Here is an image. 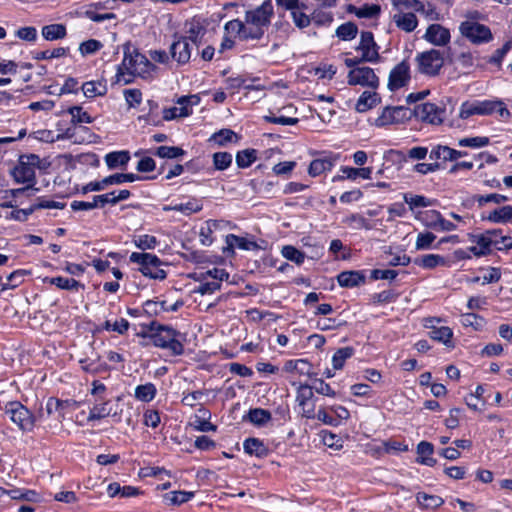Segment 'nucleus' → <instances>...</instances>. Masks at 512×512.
<instances>
[{
	"mask_svg": "<svg viewBox=\"0 0 512 512\" xmlns=\"http://www.w3.org/2000/svg\"><path fill=\"white\" fill-rule=\"evenodd\" d=\"M40 164L38 155L29 154L23 155L19 159V163L12 171V176L17 183H27L28 185L35 184V169Z\"/></svg>",
	"mask_w": 512,
	"mask_h": 512,
	"instance_id": "nucleus-7",
	"label": "nucleus"
},
{
	"mask_svg": "<svg viewBox=\"0 0 512 512\" xmlns=\"http://www.w3.org/2000/svg\"><path fill=\"white\" fill-rule=\"evenodd\" d=\"M207 226L202 227L199 233L200 242L203 245H210L213 242V239L211 238V234L214 229L218 227V223L215 220H209L207 221Z\"/></svg>",
	"mask_w": 512,
	"mask_h": 512,
	"instance_id": "nucleus-62",
	"label": "nucleus"
},
{
	"mask_svg": "<svg viewBox=\"0 0 512 512\" xmlns=\"http://www.w3.org/2000/svg\"><path fill=\"white\" fill-rule=\"evenodd\" d=\"M192 45L187 37H179L170 46V55L179 65L187 64L191 58Z\"/></svg>",
	"mask_w": 512,
	"mask_h": 512,
	"instance_id": "nucleus-15",
	"label": "nucleus"
},
{
	"mask_svg": "<svg viewBox=\"0 0 512 512\" xmlns=\"http://www.w3.org/2000/svg\"><path fill=\"white\" fill-rule=\"evenodd\" d=\"M353 347H342L339 348L332 357V365L336 370H340L343 368L347 359L351 358L354 355Z\"/></svg>",
	"mask_w": 512,
	"mask_h": 512,
	"instance_id": "nucleus-44",
	"label": "nucleus"
},
{
	"mask_svg": "<svg viewBox=\"0 0 512 512\" xmlns=\"http://www.w3.org/2000/svg\"><path fill=\"white\" fill-rule=\"evenodd\" d=\"M467 155L466 151L456 150L445 145H436L430 151L429 157L435 160L456 161Z\"/></svg>",
	"mask_w": 512,
	"mask_h": 512,
	"instance_id": "nucleus-17",
	"label": "nucleus"
},
{
	"mask_svg": "<svg viewBox=\"0 0 512 512\" xmlns=\"http://www.w3.org/2000/svg\"><path fill=\"white\" fill-rule=\"evenodd\" d=\"M425 38L434 45L443 46L450 41V32L439 24H432L427 28Z\"/></svg>",
	"mask_w": 512,
	"mask_h": 512,
	"instance_id": "nucleus-18",
	"label": "nucleus"
},
{
	"mask_svg": "<svg viewBox=\"0 0 512 512\" xmlns=\"http://www.w3.org/2000/svg\"><path fill=\"white\" fill-rule=\"evenodd\" d=\"M415 61L419 73L427 76H436L444 65V53L437 49H430L418 53Z\"/></svg>",
	"mask_w": 512,
	"mask_h": 512,
	"instance_id": "nucleus-6",
	"label": "nucleus"
},
{
	"mask_svg": "<svg viewBox=\"0 0 512 512\" xmlns=\"http://www.w3.org/2000/svg\"><path fill=\"white\" fill-rule=\"evenodd\" d=\"M194 494L191 491H171L166 493L163 498L168 505H181L191 500Z\"/></svg>",
	"mask_w": 512,
	"mask_h": 512,
	"instance_id": "nucleus-40",
	"label": "nucleus"
},
{
	"mask_svg": "<svg viewBox=\"0 0 512 512\" xmlns=\"http://www.w3.org/2000/svg\"><path fill=\"white\" fill-rule=\"evenodd\" d=\"M110 415H116V412L112 413V407L110 401H105L104 398L96 399L95 404L90 409L87 420L94 421L108 417Z\"/></svg>",
	"mask_w": 512,
	"mask_h": 512,
	"instance_id": "nucleus-21",
	"label": "nucleus"
},
{
	"mask_svg": "<svg viewBox=\"0 0 512 512\" xmlns=\"http://www.w3.org/2000/svg\"><path fill=\"white\" fill-rule=\"evenodd\" d=\"M4 413L23 432L31 431L33 429L35 419L32 413L20 402L13 401L7 403Z\"/></svg>",
	"mask_w": 512,
	"mask_h": 512,
	"instance_id": "nucleus-8",
	"label": "nucleus"
},
{
	"mask_svg": "<svg viewBox=\"0 0 512 512\" xmlns=\"http://www.w3.org/2000/svg\"><path fill=\"white\" fill-rule=\"evenodd\" d=\"M65 405V402L56 399V398H49L46 402L45 411L47 413V416H54L55 420L57 422H62L64 419L63 414V407Z\"/></svg>",
	"mask_w": 512,
	"mask_h": 512,
	"instance_id": "nucleus-39",
	"label": "nucleus"
},
{
	"mask_svg": "<svg viewBox=\"0 0 512 512\" xmlns=\"http://www.w3.org/2000/svg\"><path fill=\"white\" fill-rule=\"evenodd\" d=\"M224 30L227 34L238 36L241 40H251V36L248 35V28L245 20H230L225 24Z\"/></svg>",
	"mask_w": 512,
	"mask_h": 512,
	"instance_id": "nucleus-28",
	"label": "nucleus"
},
{
	"mask_svg": "<svg viewBox=\"0 0 512 512\" xmlns=\"http://www.w3.org/2000/svg\"><path fill=\"white\" fill-rule=\"evenodd\" d=\"M251 423L262 426L271 420V413L268 410L262 408L250 409L248 415L243 418Z\"/></svg>",
	"mask_w": 512,
	"mask_h": 512,
	"instance_id": "nucleus-41",
	"label": "nucleus"
},
{
	"mask_svg": "<svg viewBox=\"0 0 512 512\" xmlns=\"http://www.w3.org/2000/svg\"><path fill=\"white\" fill-rule=\"evenodd\" d=\"M344 223L356 229H371L369 221L360 214H351L344 219Z\"/></svg>",
	"mask_w": 512,
	"mask_h": 512,
	"instance_id": "nucleus-63",
	"label": "nucleus"
},
{
	"mask_svg": "<svg viewBox=\"0 0 512 512\" xmlns=\"http://www.w3.org/2000/svg\"><path fill=\"white\" fill-rule=\"evenodd\" d=\"M232 163V155L228 152H216L213 154V165L216 170L223 171Z\"/></svg>",
	"mask_w": 512,
	"mask_h": 512,
	"instance_id": "nucleus-56",
	"label": "nucleus"
},
{
	"mask_svg": "<svg viewBox=\"0 0 512 512\" xmlns=\"http://www.w3.org/2000/svg\"><path fill=\"white\" fill-rule=\"evenodd\" d=\"M257 159V151L255 149H245L236 154V164L239 168H247Z\"/></svg>",
	"mask_w": 512,
	"mask_h": 512,
	"instance_id": "nucleus-46",
	"label": "nucleus"
},
{
	"mask_svg": "<svg viewBox=\"0 0 512 512\" xmlns=\"http://www.w3.org/2000/svg\"><path fill=\"white\" fill-rule=\"evenodd\" d=\"M436 236L431 232H423L417 235L415 248L417 250H426L431 248Z\"/></svg>",
	"mask_w": 512,
	"mask_h": 512,
	"instance_id": "nucleus-64",
	"label": "nucleus"
},
{
	"mask_svg": "<svg viewBox=\"0 0 512 512\" xmlns=\"http://www.w3.org/2000/svg\"><path fill=\"white\" fill-rule=\"evenodd\" d=\"M347 82L351 86L360 85L377 89L379 86V78L374 70L367 66H361L351 69L347 75Z\"/></svg>",
	"mask_w": 512,
	"mask_h": 512,
	"instance_id": "nucleus-10",
	"label": "nucleus"
},
{
	"mask_svg": "<svg viewBox=\"0 0 512 512\" xmlns=\"http://www.w3.org/2000/svg\"><path fill=\"white\" fill-rule=\"evenodd\" d=\"M130 160L128 151H115L108 153L105 156V162L109 169H115L117 167H124Z\"/></svg>",
	"mask_w": 512,
	"mask_h": 512,
	"instance_id": "nucleus-34",
	"label": "nucleus"
},
{
	"mask_svg": "<svg viewBox=\"0 0 512 512\" xmlns=\"http://www.w3.org/2000/svg\"><path fill=\"white\" fill-rule=\"evenodd\" d=\"M348 11L354 13L358 18H374L380 14L381 7L378 4H365L362 7L349 5Z\"/></svg>",
	"mask_w": 512,
	"mask_h": 512,
	"instance_id": "nucleus-33",
	"label": "nucleus"
},
{
	"mask_svg": "<svg viewBox=\"0 0 512 512\" xmlns=\"http://www.w3.org/2000/svg\"><path fill=\"white\" fill-rule=\"evenodd\" d=\"M240 137L231 129H221L215 132L210 140L219 146H226L228 143H237Z\"/></svg>",
	"mask_w": 512,
	"mask_h": 512,
	"instance_id": "nucleus-38",
	"label": "nucleus"
},
{
	"mask_svg": "<svg viewBox=\"0 0 512 512\" xmlns=\"http://www.w3.org/2000/svg\"><path fill=\"white\" fill-rule=\"evenodd\" d=\"M282 255L287 260L295 262L298 265L302 264L305 259V254L291 245H286L282 248Z\"/></svg>",
	"mask_w": 512,
	"mask_h": 512,
	"instance_id": "nucleus-57",
	"label": "nucleus"
},
{
	"mask_svg": "<svg viewBox=\"0 0 512 512\" xmlns=\"http://www.w3.org/2000/svg\"><path fill=\"white\" fill-rule=\"evenodd\" d=\"M73 123H91L92 117L80 106L70 107L68 110Z\"/></svg>",
	"mask_w": 512,
	"mask_h": 512,
	"instance_id": "nucleus-61",
	"label": "nucleus"
},
{
	"mask_svg": "<svg viewBox=\"0 0 512 512\" xmlns=\"http://www.w3.org/2000/svg\"><path fill=\"white\" fill-rule=\"evenodd\" d=\"M434 214H441L437 210H428L419 213L416 218L420 220L426 227L436 230L438 226V219Z\"/></svg>",
	"mask_w": 512,
	"mask_h": 512,
	"instance_id": "nucleus-60",
	"label": "nucleus"
},
{
	"mask_svg": "<svg viewBox=\"0 0 512 512\" xmlns=\"http://www.w3.org/2000/svg\"><path fill=\"white\" fill-rule=\"evenodd\" d=\"M82 91L88 98L103 96L107 92V87L102 82L88 81L82 85Z\"/></svg>",
	"mask_w": 512,
	"mask_h": 512,
	"instance_id": "nucleus-45",
	"label": "nucleus"
},
{
	"mask_svg": "<svg viewBox=\"0 0 512 512\" xmlns=\"http://www.w3.org/2000/svg\"><path fill=\"white\" fill-rule=\"evenodd\" d=\"M461 34L474 44L487 43L492 40L489 27L473 20H466L460 24Z\"/></svg>",
	"mask_w": 512,
	"mask_h": 512,
	"instance_id": "nucleus-9",
	"label": "nucleus"
},
{
	"mask_svg": "<svg viewBox=\"0 0 512 512\" xmlns=\"http://www.w3.org/2000/svg\"><path fill=\"white\" fill-rule=\"evenodd\" d=\"M44 282L55 285L56 287L63 290H75L84 289V285L73 278H65L62 276L45 278Z\"/></svg>",
	"mask_w": 512,
	"mask_h": 512,
	"instance_id": "nucleus-30",
	"label": "nucleus"
},
{
	"mask_svg": "<svg viewBox=\"0 0 512 512\" xmlns=\"http://www.w3.org/2000/svg\"><path fill=\"white\" fill-rule=\"evenodd\" d=\"M226 244L227 247L225 251L231 252H233L235 247L241 250H257L259 248L256 242L250 241L244 237H240L234 234H229L226 236Z\"/></svg>",
	"mask_w": 512,
	"mask_h": 512,
	"instance_id": "nucleus-24",
	"label": "nucleus"
},
{
	"mask_svg": "<svg viewBox=\"0 0 512 512\" xmlns=\"http://www.w3.org/2000/svg\"><path fill=\"white\" fill-rule=\"evenodd\" d=\"M493 112H498L501 118H507L509 111L501 101H466L460 107L459 116L462 119H467L472 115H490Z\"/></svg>",
	"mask_w": 512,
	"mask_h": 512,
	"instance_id": "nucleus-4",
	"label": "nucleus"
},
{
	"mask_svg": "<svg viewBox=\"0 0 512 512\" xmlns=\"http://www.w3.org/2000/svg\"><path fill=\"white\" fill-rule=\"evenodd\" d=\"M83 371L96 374L106 368L105 364L101 362L100 356L86 357L79 360Z\"/></svg>",
	"mask_w": 512,
	"mask_h": 512,
	"instance_id": "nucleus-42",
	"label": "nucleus"
},
{
	"mask_svg": "<svg viewBox=\"0 0 512 512\" xmlns=\"http://www.w3.org/2000/svg\"><path fill=\"white\" fill-rule=\"evenodd\" d=\"M474 201L482 207L487 203L501 204L508 201V197L502 194L492 193L487 195H475Z\"/></svg>",
	"mask_w": 512,
	"mask_h": 512,
	"instance_id": "nucleus-54",
	"label": "nucleus"
},
{
	"mask_svg": "<svg viewBox=\"0 0 512 512\" xmlns=\"http://www.w3.org/2000/svg\"><path fill=\"white\" fill-rule=\"evenodd\" d=\"M25 270H16L7 277L6 283H1V290L14 289L18 287L23 280V276L26 275Z\"/></svg>",
	"mask_w": 512,
	"mask_h": 512,
	"instance_id": "nucleus-58",
	"label": "nucleus"
},
{
	"mask_svg": "<svg viewBox=\"0 0 512 512\" xmlns=\"http://www.w3.org/2000/svg\"><path fill=\"white\" fill-rule=\"evenodd\" d=\"M491 231H495L497 236H495L496 243H493V247L499 251L510 250L512 249V237L508 235H503L501 229H491Z\"/></svg>",
	"mask_w": 512,
	"mask_h": 512,
	"instance_id": "nucleus-55",
	"label": "nucleus"
},
{
	"mask_svg": "<svg viewBox=\"0 0 512 512\" xmlns=\"http://www.w3.org/2000/svg\"><path fill=\"white\" fill-rule=\"evenodd\" d=\"M414 115L417 119L430 124H440L443 121L444 109L433 103H422L414 108Z\"/></svg>",
	"mask_w": 512,
	"mask_h": 512,
	"instance_id": "nucleus-14",
	"label": "nucleus"
},
{
	"mask_svg": "<svg viewBox=\"0 0 512 512\" xmlns=\"http://www.w3.org/2000/svg\"><path fill=\"white\" fill-rule=\"evenodd\" d=\"M149 331L152 332L151 338L156 347L167 349L172 355H182L184 345L179 339L181 334L170 326L151 322Z\"/></svg>",
	"mask_w": 512,
	"mask_h": 512,
	"instance_id": "nucleus-3",
	"label": "nucleus"
},
{
	"mask_svg": "<svg viewBox=\"0 0 512 512\" xmlns=\"http://www.w3.org/2000/svg\"><path fill=\"white\" fill-rule=\"evenodd\" d=\"M358 33L357 26L352 22H347L340 25L336 30V35L344 41L352 40Z\"/></svg>",
	"mask_w": 512,
	"mask_h": 512,
	"instance_id": "nucleus-51",
	"label": "nucleus"
},
{
	"mask_svg": "<svg viewBox=\"0 0 512 512\" xmlns=\"http://www.w3.org/2000/svg\"><path fill=\"white\" fill-rule=\"evenodd\" d=\"M487 220L493 223H512V206H502L494 209L487 216Z\"/></svg>",
	"mask_w": 512,
	"mask_h": 512,
	"instance_id": "nucleus-36",
	"label": "nucleus"
},
{
	"mask_svg": "<svg viewBox=\"0 0 512 512\" xmlns=\"http://www.w3.org/2000/svg\"><path fill=\"white\" fill-rule=\"evenodd\" d=\"M156 393L155 385L153 383H146L135 388L134 396L139 401L150 402L155 398Z\"/></svg>",
	"mask_w": 512,
	"mask_h": 512,
	"instance_id": "nucleus-43",
	"label": "nucleus"
},
{
	"mask_svg": "<svg viewBox=\"0 0 512 512\" xmlns=\"http://www.w3.org/2000/svg\"><path fill=\"white\" fill-rule=\"evenodd\" d=\"M133 242L136 247L143 251L154 249L159 243L155 236L148 234L135 236Z\"/></svg>",
	"mask_w": 512,
	"mask_h": 512,
	"instance_id": "nucleus-50",
	"label": "nucleus"
},
{
	"mask_svg": "<svg viewBox=\"0 0 512 512\" xmlns=\"http://www.w3.org/2000/svg\"><path fill=\"white\" fill-rule=\"evenodd\" d=\"M379 45L375 42L374 36L369 31H363L360 35V42L356 50L361 52V60L369 63H378L381 59Z\"/></svg>",
	"mask_w": 512,
	"mask_h": 512,
	"instance_id": "nucleus-11",
	"label": "nucleus"
},
{
	"mask_svg": "<svg viewBox=\"0 0 512 512\" xmlns=\"http://www.w3.org/2000/svg\"><path fill=\"white\" fill-rule=\"evenodd\" d=\"M129 260L140 265L139 270L146 277L163 280L167 276L166 272L160 268L161 260L154 254L133 252Z\"/></svg>",
	"mask_w": 512,
	"mask_h": 512,
	"instance_id": "nucleus-5",
	"label": "nucleus"
},
{
	"mask_svg": "<svg viewBox=\"0 0 512 512\" xmlns=\"http://www.w3.org/2000/svg\"><path fill=\"white\" fill-rule=\"evenodd\" d=\"M410 118L408 109L403 106L386 107L382 110L381 114L375 120L378 127H383L392 124L404 122Z\"/></svg>",
	"mask_w": 512,
	"mask_h": 512,
	"instance_id": "nucleus-13",
	"label": "nucleus"
},
{
	"mask_svg": "<svg viewBox=\"0 0 512 512\" xmlns=\"http://www.w3.org/2000/svg\"><path fill=\"white\" fill-rule=\"evenodd\" d=\"M124 57L117 67L116 82L130 84L135 77L152 81L158 76L159 68L150 61L149 57L133 48L130 42L123 46Z\"/></svg>",
	"mask_w": 512,
	"mask_h": 512,
	"instance_id": "nucleus-1",
	"label": "nucleus"
},
{
	"mask_svg": "<svg viewBox=\"0 0 512 512\" xmlns=\"http://www.w3.org/2000/svg\"><path fill=\"white\" fill-rule=\"evenodd\" d=\"M392 20L397 28L407 33L414 31L418 25L417 17L412 12H403L398 10L392 16Z\"/></svg>",
	"mask_w": 512,
	"mask_h": 512,
	"instance_id": "nucleus-19",
	"label": "nucleus"
},
{
	"mask_svg": "<svg viewBox=\"0 0 512 512\" xmlns=\"http://www.w3.org/2000/svg\"><path fill=\"white\" fill-rule=\"evenodd\" d=\"M203 208V204L200 200L196 198H191L186 203H179L175 205H165L163 207L164 211H178L183 213L186 216H189L193 213H197L201 211Z\"/></svg>",
	"mask_w": 512,
	"mask_h": 512,
	"instance_id": "nucleus-23",
	"label": "nucleus"
},
{
	"mask_svg": "<svg viewBox=\"0 0 512 512\" xmlns=\"http://www.w3.org/2000/svg\"><path fill=\"white\" fill-rule=\"evenodd\" d=\"M273 15L274 9L271 0H265L255 9L246 11L244 20L251 40H259L263 37Z\"/></svg>",
	"mask_w": 512,
	"mask_h": 512,
	"instance_id": "nucleus-2",
	"label": "nucleus"
},
{
	"mask_svg": "<svg viewBox=\"0 0 512 512\" xmlns=\"http://www.w3.org/2000/svg\"><path fill=\"white\" fill-rule=\"evenodd\" d=\"M403 199L405 203L409 205L410 210H414L415 208L420 207H429L433 204V202L422 195H413L410 193H405L403 195Z\"/></svg>",
	"mask_w": 512,
	"mask_h": 512,
	"instance_id": "nucleus-48",
	"label": "nucleus"
},
{
	"mask_svg": "<svg viewBox=\"0 0 512 512\" xmlns=\"http://www.w3.org/2000/svg\"><path fill=\"white\" fill-rule=\"evenodd\" d=\"M379 101L380 97L375 91H364L360 95L355 105V109L357 112L363 113L372 109Z\"/></svg>",
	"mask_w": 512,
	"mask_h": 512,
	"instance_id": "nucleus-27",
	"label": "nucleus"
},
{
	"mask_svg": "<svg viewBox=\"0 0 512 512\" xmlns=\"http://www.w3.org/2000/svg\"><path fill=\"white\" fill-rule=\"evenodd\" d=\"M452 336H453V332L447 326L437 327V328H434V330L430 331V337L433 340L441 342V343L445 344L446 346L451 345Z\"/></svg>",
	"mask_w": 512,
	"mask_h": 512,
	"instance_id": "nucleus-49",
	"label": "nucleus"
},
{
	"mask_svg": "<svg viewBox=\"0 0 512 512\" xmlns=\"http://www.w3.org/2000/svg\"><path fill=\"white\" fill-rule=\"evenodd\" d=\"M434 452V447L431 443L426 441H421L417 446V461L420 464H424L427 466H434L436 464V460L432 457Z\"/></svg>",
	"mask_w": 512,
	"mask_h": 512,
	"instance_id": "nucleus-31",
	"label": "nucleus"
},
{
	"mask_svg": "<svg viewBox=\"0 0 512 512\" xmlns=\"http://www.w3.org/2000/svg\"><path fill=\"white\" fill-rule=\"evenodd\" d=\"M489 142V138L484 136L466 137L459 139L458 146L469 148H481L487 146Z\"/></svg>",
	"mask_w": 512,
	"mask_h": 512,
	"instance_id": "nucleus-53",
	"label": "nucleus"
},
{
	"mask_svg": "<svg viewBox=\"0 0 512 512\" xmlns=\"http://www.w3.org/2000/svg\"><path fill=\"white\" fill-rule=\"evenodd\" d=\"M416 500L419 506L423 509H436L444 504V499L438 495H430L424 492H419L416 495Z\"/></svg>",
	"mask_w": 512,
	"mask_h": 512,
	"instance_id": "nucleus-35",
	"label": "nucleus"
},
{
	"mask_svg": "<svg viewBox=\"0 0 512 512\" xmlns=\"http://www.w3.org/2000/svg\"><path fill=\"white\" fill-rule=\"evenodd\" d=\"M205 34V29L199 23H191L187 35L188 42H192L194 45H198Z\"/></svg>",
	"mask_w": 512,
	"mask_h": 512,
	"instance_id": "nucleus-59",
	"label": "nucleus"
},
{
	"mask_svg": "<svg viewBox=\"0 0 512 512\" xmlns=\"http://www.w3.org/2000/svg\"><path fill=\"white\" fill-rule=\"evenodd\" d=\"M411 79L410 65L406 60L397 64L389 73L388 89L396 91L405 87Z\"/></svg>",
	"mask_w": 512,
	"mask_h": 512,
	"instance_id": "nucleus-12",
	"label": "nucleus"
},
{
	"mask_svg": "<svg viewBox=\"0 0 512 512\" xmlns=\"http://www.w3.org/2000/svg\"><path fill=\"white\" fill-rule=\"evenodd\" d=\"M244 451L249 455H254L259 458L266 457L268 455V448L258 438H248L243 443Z\"/></svg>",
	"mask_w": 512,
	"mask_h": 512,
	"instance_id": "nucleus-29",
	"label": "nucleus"
},
{
	"mask_svg": "<svg viewBox=\"0 0 512 512\" xmlns=\"http://www.w3.org/2000/svg\"><path fill=\"white\" fill-rule=\"evenodd\" d=\"M338 159L339 155L333 154H326L322 157L314 159L308 168L309 175L312 177H317L326 171H330Z\"/></svg>",
	"mask_w": 512,
	"mask_h": 512,
	"instance_id": "nucleus-16",
	"label": "nucleus"
},
{
	"mask_svg": "<svg viewBox=\"0 0 512 512\" xmlns=\"http://www.w3.org/2000/svg\"><path fill=\"white\" fill-rule=\"evenodd\" d=\"M198 412L200 415L194 416L193 420L190 422L191 427L201 432L215 431L216 426L209 422L211 417L210 412L203 407L199 408Z\"/></svg>",
	"mask_w": 512,
	"mask_h": 512,
	"instance_id": "nucleus-22",
	"label": "nucleus"
},
{
	"mask_svg": "<svg viewBox=\"0 0 512 512\" xmlns=\"http://www.w3.org/2000/svg\"><path fill=\"white\" fill-rule=\"evenodd\" d=\"M41 34L45 40L55 41L65 38L67 30L64 24H49L42 27Z\"/></svg>",
	"mask_w": 512,
	"mask_h": 512,
	"instance_id": "nucleus-32",
	"label": "nucleus"
},
{
	"mask_svg": "<svg viewBox=\"0 0 512 512\" xmlns=\"http://www.w3.org/2000/svg\"><path fill=\"white\" fill-rule=\"evenodd\" d=\"M313 398L312 387L308 384H300L296 392V401L301 408L309 406L311 399Z\"/></svg>",
	"mask_w": 512,
	"mask_h": 512,
	"instance_id": "nucleus-47",
	"label": "nucleus"
},
{
	"mask_svg": "<svg viewBox=\"0 0 512 512\" xmlns=\"http://www.w3.org/2000/svg\"><path fill=\"white\" fill-rule=\"evenodd\" d=\"M497 236L495 231L487 230L484 233L469 236L470 240L477 244L478 248L482 251H485V256L490 254L491 248L493 247V243H496L493 240Z\"/></svg>",
	"mask_w": 512,
	"mask_h": 512,
	"instance_id": "nucleus-25",
	"label": "nucleus"
},
{
	"mask_svg": "<svg viewBox=\"0 0 512 512\" xmlns=\"http://www.w3.org/2000/svg\"><path fill=\"white\" fill-rule=\"evenodd\" d=\"M154 154L160 158L174 159L183 156L185 151L175 146H159Z\"/></svg>",
	"mask_w": 512,
	"mask_h": 512,
	"instance_id": "nucleus-52",
	"label": "nucleus"
},
{
	"mask_svg": "<svg viewBox=\"0 0 512 512\" xmlns=\"http://www.w3.org/2000/svg\"><path fill=\"white\" fill-rule=\"evenodd\" d=\"M338 284L341 287L352 288L365 282V276L359 271H344L337 276Z\"/></svg>",
	"mask_w": 512,
	"mask_h": 512,
	"instance_id": "nucleus-26",
	"label": "nucleus"
},
{
	"mask_svg": "<svg viewBox=\"0 0 512 512\" xmlns=\"http://www.w3.org/2000/svg\"><path fill=\"white\" fill-rule=\"evenodd\" d=\"M414 264L425 269H433L439 265L445 264L443 256L438 254H427L414 259Z\"/></svg>",
	"mask_w": 512,
	"mask_h": 512,
	"instance_id": "nucleus-37",
	"label": "nucleus"
},
{
	"mask_svg": "<svg viewBox=\"0 0 512 512\" xmlns=\"http://www.w3.org/2000/svg\"><path fill=\"white\" fill-rule=\"evenodd\" d=\"M340 171L343 173V175L334 176L332 179L333 182L342 181L344 179L355 180L357 177H361L363 179H370L372 174L371 167L353 168L348 166H342Z\"/></svg>",
	"mask_w": 512,
	"mask_h": 512,
	"instance_id": "nucleus-20",
	"label": "nucleus"
}]
</instances>
